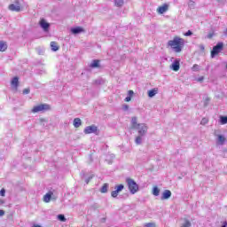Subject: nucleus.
<instances>
[{
	"mask_svg": "<svg viewBox=\"0 0 227 227\" xmlns=\"http://www.w3.org/2000/svg\"><path fill=\"white\" fill-rule=\"evenodd\" d=\"M168 47H171L175 52H182L185 41L178 36L174 37L173 40L168 42Z\"/></svg>",
	"mask_w": 227,
	"mask_h": 227,
	"instance_id": "nucleus-1",
	"label": "nucleus"
},
{
	"mask_svg": "<svg viewBox=\"0 0 227 227\" xmlns=\"http://www.w3.org/2000/svg\"><path fill=\"white\" fill-rule=\"evenodd\" d=\"M126 183L131 194H136L139 191V185L134 179L128 177L126 178Z\"/></svg>",
	"mask_w": 227,
	"mask_h": 227,
	"instance_id": "nucleus-2",
	"label": "nucleus"
},
{
	"mask_svg": "<svg viewBox=\"0 0 227 227\" xmlns=\"http://www.w3.org/2000/svg\"><path fill=\"white\" fill-rule=\"evenodd\" d=\"M45 111H51V106L47 104H41L35 106L32 109V113H45Z\"/></svg>",
	"mask_w": 227,
	"mask_h": 227,
	"instance_id": "nucleus-3",
	"label": "nucleus"
},
{
	"mask_svg": "<svg viewBox=\"0 0 227 227\" xmlns=\"http://www.w3.org/2000/svg\"><path fill=\"white\" fill-rule=\"evenodd\" d=\"M223 47H224L223 43H218L216 45H215L211 51V58H215V56H217V54L223 51Z\"/></svg>",
	"mask_w": 227,
	"mask_h": 227,
	"instance_id": "nucleus-4",
	"label": "nucleus"
},
{
	"mask_svg": "<svg viewBox=\"0 0 227 227\" xmlns=\"http://www.w3.org/2000/svg\"><path fill=\"white\" fill-rule=\"evenodd\" d=\"M137 129L139 136H146L148 132V126L145 123H138V127L135 128Z\"/></svg>",
	"mask_w": 227,
	"mask_h": 227,
	"instance_id": "nucleus-5",
	"label": "nucleus"
},
{
	"mask_svg": "<svg viewBox=\"0 0 227 227\" xmlns=\"http://www.w3.org/2000/svg\"><path fill=\"white\" fill-rule=\"evenodd\" d=\"M83 132L84 134H98V127L95 126V124L87 126Z\"/></svg>",
	"mask_w": 227,
	"mask_h": 227,
	"instance_id": "nucleus-6",
	"label": "nucleus"
},
{
	"mask_svg": "<svg viewBox=\"0 0 227 227\" xmlns=\"http://www.w3.org/2000/svg\"><path fill=\"white\" fill-rule=\"evenodd\" d=\"M8 8L11 12H17L22 10L20 2L19 0H16L13 4H10Z\"/></svg>",
	"mask_w": 227,
	"mask_h": 227,
	"instance_id": "nucleus-7",
	"label": "nucleus"
},
{
	"mask_svg": "<svg viewBox=\"0 0 227 227\" xmlns=\"http://www.w3.org/2000/svg\"><path fill=\"white\" fill-rule=\"evenodd\" d=\"M122 189H125V186L123 184H119V185L115 186V191H113L111 192L112 198H118V194H120V192H121Z\"/></svg>",
	"mask_w": 227,
	"mask_h": 227,
	"instance_id": "nucleus-8",
	"label": "nucleus"
},
{
	"mask_svg": "<svg viewBox=\"0 0 227 227\" xmlns=\"http://www.w3.org/2000/svg\"><path fill=\"white\" fill-rule=\"evenodd\" d=\"M215 136L217 137L216 143L217 145H220V146H223V145L226 143V137H224V135L215 134Z\"/></svg>",
	"mask_w": 227,
	"mask_h": 227,
	"instance_id": "nucleus-9",
	"label": "nucleus"
},
{
	"mask_svg": "<svg viewBox=\"0 0 227 227\" xmlns=\"http://www.w3.org/2000/svg\"><path fill=\"white\" fill-rule=\"evenodd\" d=\"M39 24H40V27H42V29H43V31H49V27H51V25L49 23H47V21H45V20H41Z\"/></svg>",
	"mask_w": 227,
	"mask_h": 227,
	"instance_id": "nucleus-10",
	"label": "nucleus"
},
{
	"mask_svg": "<svg viewBox=\"0 0 227 227\" xmlns=\"http://www.w3.org/2000/svg\"><path fill=\"white\" fill-rule=\"evenodd\" d=\"M170 68H172L174 72H178L180 70V61L175 60Z\"/></svg>",
	"mask_w": 227,
	"mask_h": 227,
	"instance_id": "nucleus-11",
	"label": "nucleus"
},
{
	"mask_svg": "<svg viewBox=\"0 0 227 227\" xmlns=\"http://www.w3.org/2000/svg\"><path fill=\"white\" fill-rule=\"evenodd\" d=\"M171 198V191L165 190L161 195V200H169Z\"/></svg>",
	"mask_w": 227,
	"mask_h": 227,
	"instance_id": "nucleus-12",
	"label": "nucleus"
},
{
	"mask_svg": "<svg viewBox=\"0 0 227 227\" xmlns=\"http://www.w3.org/2000/svg\"><path fill=\"white\" fill-rule=\"evenodd\" d=\"M83 29L81 27H73L71 28V33L73 35H79L80 33H82Z\"/></svg>",
	"mask_w": 227,
	"mask_h": 227,
	"instance_id": "nucleus-13",
	"label": "nucleus"
},
{
	"mask_svg": "<svg viewBox=\"0 0 227 227\" xmlns=\"http://www.w3.org/2000/svg\"><path fill=\"white\" fill-rule=\"evenodd\" d=\"M90 68H98L100 67V60H98V59L93 60L90 63Z\"/></svg>",
	"mask_w": 227,
	"mask_h": 227,
	"instance_id": "nucleus-14",
	"label": "nucleus"
},
{
	"mask_svg": "<svg viewBox=\"0 0 227 227\" xmlns=\"http://www.w3.org/2000/svg\"><path fill=\"white\" fill-rule=\"evenodd\" d=\"M11 84L13 86V88H19V77L15 76L12 78Z\"/></svg>",
	"mask_w": 227,
	"mask_h": 227,
	"instance_id": "nucleus-15",
	"label": "nucleus"
},
{
	"mask_svg": "<svg viewBox=\"0 0 227 227\" xmlns=\"http://www.w3.org/2000/svg\"><path fill=\"white\" fill-rule=\"evenodd\" d=\"M138 125L139 124L137 123V117H132V119H131L132 129H137Z\"/></svg>",
	"mask_w": 227,
	"mask_h": 227,
	"instance_id": "nucleus-16",
	"label": "nucleus"
},
{
	"mask_svg": "<svg viewBox=\"0 0 227 227\" xmlns=\"http://www.w3.org/2000/svg\"><path fill=\"white\" fill-rule=\"evenodd\" d=\"M158 12L159 13L162 14V13H166V12H168V4H164L162 6H160L158 8Z\"/></svg>",
	"mask_w": 227,
	"mask_h": 227,
	"instance_id": "nucleus-17",
	"label": "nucleus"
},
{
	"mask_svg": "<svg viewBox=\"0 0 227 227\" xmlns=\"http://www.w3.org/2000/svg\"><path fill=\"white\" fill-rule=\"evenodd\" d=\"M51 48L53 52H56V51H59V46H58V43L56 42H51Z\"/></svg>",
	"mask_w": 227,
	"mask_h": 227,
	"instance_id": "nucleus-18",
	"label": "nucleus"
},
{
	"mask_svg": "<svg viewBox=\"0 0 227 227\" xmlns=\"http://www.w3.org/2000/svg\"><path fill=\"white\" fill-rule=\"evenodd\" d=\"M7 49L8 45L4 42L0 41V52H4Z\"/></svg>",
	"mask_w": 227,
	"mask_h": 227,
	"instance_id": "nucleus-19",
	"label": "nucleus"
},
{
	"mask_svg": "<svg viewBox=\"0 0 227 227\" xmlns=\"http://www.w3.org/2000/svg\"><path fill=\"white\" fill-rule=\"evenodd\" d=\"M51 198H52V192H48L43 197V201L45 203H49L51 201Z\"/></svg>",
	"mask_w": 227,
	"mask_h": 227,
	"instance_id": "nucleus-20",
	"label": "nucleus"
},
{
	"mask_svg": "<svg viewBox=\"0 0 227 227\" xmlns=\"http://www.w3.org/2000/svg\"><path fill=\"white\" fill-rule=\"evenodd\" d=\"M159 90L157 89H153L151 90L148 91V97H150V98H153V97H155V95H157Z\"/></svg>",
	"mask_w": 227,
	"mask_h": 227,
	"instance_id": "nucleus-21",
	"label": "nucleus"
},
{
	"mask_svg": "<svg viewBox=\"0 0 227 227\" xmlns=\"http://www.w3.org/2000/svg\"><path fill=\"white\" fill-rule=\"evenodd\" d=\"M82 121H81V120L79 119V118H75L74 120V127L75 128V129H79V127H81V125H82Z\"/></svg>",
	"mask_w": 227,
	"mask_h": 227,
	"instance_id": "nucleus-22",
	"label": "nucleus"
},
{
	"mask_svg": "<svg viewBox=\"0 0 227 227\" xmlns=\"http://www.w3.org/2000/svg\"><path fill=\"white\" fill-rule=\"evenodd\" d=\"M143 135H138L136 139H135V143L136 145H141V143H143Z\"/></svg>",
	"mask_w": 227,
	"mask_h": 227,
	"instance_id": "nucleus-23",
	"label": "nucleus"
},
{
	"mask_svg": "<svg viewBox=\"0 0 227 227\" xmlns=\"http://www.w3.org/2000/svg\"><path fill=\"white\" fill-rule=\"evenodd\" d=\"M192 223L188 219H184V223H182L181 227H191Z\"/></svg>",
	"mask_w": 227,
	"mask_h": 227,
	"instance_id": "nucleus-24",
	"label": "nucleus"
},
{
	"mask_svg": "<svg viewBox=\"0 0 227 227\" xmlns=\"http://www.w3.org/2000/svg\"><path fill=\"white\" fill-rule=\"evenodd\" d=\"M220 123L221 125H226L227 123V115H220Z\"/></svg>",
	"mask_w": 227,
	"mask_h": 227,
	"instance_id": "nucleus-25",
	"label": "nucleus"
},
{
	"mask_svg": "<svg viewBox=\"0 0 227 227\" xmlns=\"http://www.w3.org/2000/svg\"><path fill=\"white\" fill-rule=\"evenodd\" d=\"M153 196H159V194H160V190L159 189V187L154 186L153 188Z\"/></svg>",
	"mask_w": 227,
	"mask_h": 227,
	"instance_id": "nucleus-26",
	"label": "nucleus"
},
{
	"mask_svg": "<svg viewBox=\"0 0 227 227\" xmlns=\"http://www.w3.org/2000/svg\"><path fill=\"white\" fill-rule=\"evenodd\" d=\"M57 218L59 219V221H61V223L67 222V218L65 217V215H58Z\"/></svg>",
	"mask_w": 227,
	"mask_h": 227,
	"instance_id": "nucleus-27",
	"label": "nucleus"
},
{
	"mask_svg": "<svg viewBox=\"0 0 227 227\" xmlns=\"http://www.w3.org/2000/svg\"><path fill=\"white\" fill-rule=\"evenodd\" d=\"M114 4L115 6H123V0H115Z\"/></svg>",
	"mask_w": 227,
	"mask_h": 227,
	"instance_id": "nucleus-28",
	"label": "nucleus"
},
{
	"mask_svg": "<svg viewBox=\"0 0 227 227\" xmlns=\"http://www.w3.org/2000/svg\"><path fill=\"white\" fill-rule=\"evenodd\" d=\"M192 72H199L200 71V66L197 64H194L192 67Z\"/></svg>",
	"mask_w": 227,
	"mask_h": 227,
	"instance_id": "nucleus-29",
	"label": "nucleus"
},
{
	"mask_svg": "<svg viewBox=\"0 0 227 227\" xmlns=\"http://www.w3.org/2000/svg\"><path fill=\"white\" fill-rule=\"evenodd\" d=\"M107 187L108 185L106 184L101 187L100 192L106 193L107 192Z\"/></svg>",
	"mask_w": 227,
	"mask_h": 227,
	"instance_id": "nucleus-30",
	"label": "nucleus"
},
{
	"mask_svg": "<svg viewBox=\"0 0 227 227\" xmlns=\"http://www.w3.org/2000/svg\"><path fill=\"white\" fill-rule=\"evenodd\" d=\"M208 123V119L203 118L200 121V125H207Z\"/></svg>",
	"mask_w": 227,
	"mask_h": 227,
	"instance_id": "nucleus-31",
	"label": "nucleus"
},
{
	"mask_svg": "<svg viewBox=\"0 0 227 227\" xmlns=\"http://www.w3.org/2000/svg\"><path fill=\"white\" fill-rule=\"evenodd\" d=\"M144 226L145 227H155L156 225L154 223H145Z\"/></svg>",
	"mask_w": 227,
	"mask_h": 227,
	"instance_id": "nucleus-32",
	"label": "nucleus"
},
{
	"mask_svg": "<svg viewBox=\"0 0 227 227\" xmlns=\"http://www.w3.org/2000/svg\"><path fill=\"white\" fill-rule=\"evenodd\" d=\"M188 5H189L190 8H194V1L190 0V1L188 2Z\"/></svg>",
	"mask_w": 227,
	"mask_h": 227,
	"instance_id": "nucleus-33",
	"label": "nucleus"
},
{
	"mask_svg": "<svg viewBox=\"0 0 227 227\" xmlns=\"http://www.w3.org/2000/svg\"><path fill=\"white\" fill-rule=\"evenodd\" d=\"M6 194V190H4V188H3L1 191H0V195L4 197Z\"/></svg>",
	"mask_w": 227,
	"mask_h": 227,
	"instance_id": "nucleus-34",
	"label": "nucleus"
},
{
	"mask_svg": "<svg viewBox=\"0 0 227 227\" xmlns=\"http://www.w3.org/2000/svg\"><path fill=\"white\" fill-rule=\"evenodd\" d=\"M184 36H192V31L188 30L185 34Z\"/></svg>",
	"mask_w": 227,
	"mask_h": 227,
	"instance_id": "nucleus-35",
	"label": "nucleus"
},
{
	"mask_svg": "<svg viewBox=\"0 0 227 227\" xmlns=\"http://www.w3.org/2000/svg\"><path fill=\"white\" fill-rule=\"evenodd\" d=\"M30 91L31 90L29 89H25V90H23V95H29Z\"/></svg>",
	"mask_w": 227,
	"mask_h": 227,
	"instance_id": "nucleus-36",
	"label": "nucleus"
},
{
	"mask_svg": "<svg viewBox=\"0 0 227 227\" xmlns=\"http://www.w3.org/2000/svg\"><path fill=\"white\" fill-rule=\"evenodd\" d=\"M208 102H210V98H206L204 101V106L207 107V106H208Z\"/></svg>",
	"mask_w": 227,
	"mask_h": 227,
	"instance_id": "nucleus-37",
	"label": "nucleus"
},
{
	"mask_svg": "<svg viewBox=\"0 0 227 227\" xmlns=\"http://www.w3.org/2000/svg\"><path fill=\"white\" fill-rule=\"evenodd\" d=\"M122 109L123 111H129V105H123Z\"/></svg>",
	"mask_w": 227,
	"mask_h": 227,
	"instance_id": "nucleus-38",
	"label": "nucleus"
},
{
	"mask_svg": "<svg viewBox=\"0 0 227 227\" xmlns=\"http://www.w3.org/2000/svg\"><path fill=\"white\" fill-rule=\"evenodd\" d=\"M130 100H132V98L130 96L125 98V102H130Z\"/></svg>",
	"mask_w": 227,
	"mask_h": 227,
	"instance_id": "nucleus-39",
	"label": "nucleus"
},
{
	"mask_svg": "<svg viewBox=\"0 0 227 227\" xmlns=\"http://www.w3.org/2000/svg\"><path fill=\"white\" fill-rule=\"evenodd\" d=\"M204 80H205V77L201 76V77H199L197 81L199 82H203Z\"/></svg>",
	"mask_w": 227,
	"mask_h": 227,
	"instance_id": "nucleus-40",
	"label": "nucleus"
},
{
	"mask_svg": "<svg viewBox=\"0 0 227 227\" xmlns=\"http://www.w3.org/2000/svg\"><path fill=\"white\" fill-rule=\"evenodd\" d=\"M128 95H129V97L132 98V95H134V90H129Z\"/></svg>",
	"mask_w": 227,
	"mask_h": 227,
	"instance_id": "nucleus-41",
	"label": "nucleus"
},
{
	"mask_svg": "<svg viewBox=\"0 0 227 227\" xmlns=\"http://www.w3.org/2000/svg\"><path fill=\"white\" fill-rule=\"evenodd\" d=\"M4 215V210L0 209V217H3Z\"/></svg>",
	"mask_w": 227,
	"mask_h": 227,
	"instance_id": "nucleus-42",
	"label": "nucleus"
},
{
	"mask_svg": "<svg viewBox=\"0 0 227 227\" xmlns=\"http://www.w3.org/2000/svg\"><path fill=\"white\" fill-rule=\"evenodd\" d=\"M200 51H205V45L200 44Z\"/></svg>",
	"mask_w": 227,
	"mask_h": 227,
	"instance_id": "nucleus-43",
	"label": "nucleus"
},
{
	"mask_svg": "<svg viewBox=\"0 0 227 227\" xmlns=\"http://www.w3.org/2000/svg\"><path fill=\"white\" fill-rule=\"evenodd\" d=\"M221 227H227V222L226 221L223 222V224Z\"/></svg>",
	"mask_w": 227,
	"mask_h": 227,
	"instance_id": "nucleus-44",
	"label": "nucleus"
},
{
	"mask_svg": "<svg viewBox=\"0 0 227 227\" xmlns=\"http://www.w3.org/2000/svg\"><path fill=\"white\" fill-rule=\"evenodd\" d=\"M213 36H214V34H208L207 37L210 39V38H212Z\"/></svg>",
	"mask_w": 227,
	"mask_h": 227,
	"instance_id": "nucleus-45",
	"label": "nucleus"
},
{
	"mask_svg": "<svg viewBox=\"0 0 227 227\" xmlns=\"http://www.w3.org/2000/svg\"><path fill=\"white\" fill-rule=\"evenodd\" d=\"M92 177H89L85 180L86 184H90V180H91Z\"/></svg>",
	"mask_w": 227,
	"mask_h": 227,
	"instance_id": "nucleus-46",
	"label": "nucleus"
},
{
	"mask_svg": "<svg viewBox=\"0 0 227 227\" xmlns=\"http://www.w3.org/2000/svg\"><path fill=\"white\" fill-rule=\"evenodd\" d=\"M33 227H42V226H40V225H34Z\"/></svg>",
	"mask_w": 227,
	"mask_h": 227,
	"instance_id": "nucleus-47",
	"label": "nucleus"
}]
</instances>
